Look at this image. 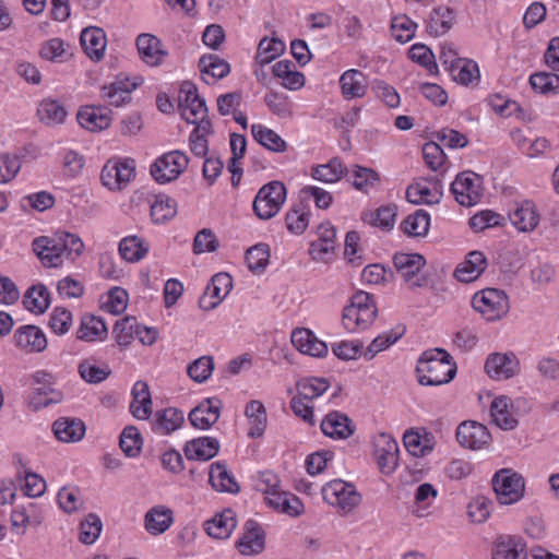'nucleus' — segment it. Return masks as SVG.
<instances>
[{
    "instance_id": "f257e3e1",
    "label": "nucleus",
    "mask_w": 559,
    "mask_h": 559,
    "mask_svg": "<svg viewBox=\"0 0 559 559\" xmlns=\"http://www.w3.org/2000/svg\"><path fill=\"white\" fill-rule=\"evenodd\" d=\"M33 251L46 267H58L64 260H74L84 250L82 239L69 231H57L53 236H40L33 240Z\"/></svg>"
},
{
    "instance_id": "f03ea898",
    "label": "nucleus",
    "mask_w": 559,
    "mask_h": 559,
    "mask_svg": "<svg viewBox=\"0 0 559 559\" xmlns=\"http://www.w3.org/2000/svg\"><path fill=\"white\" fill-rule=\"evenodd\" d=\"M416 372L421 385H441L454 378L456 365L445 349L432 348L421 354Z\"/></svg>"
},
{
    "instance_id": "7ed1b4c3",
    "label": "nucleus",
    "mask_w": 559,
    "mask_h": 559,
    "mask_svg": "<svg viewBox=\"0 0 559 559\" xmlns=\"http://www.w3.org/2000/svg\"><path fill=\"white\" fill-rule=\"evenodd\" d=\"M378 316V308L372 295L357 292L350 299V305L343 310L342 322L348 332L368 329Z\"/></svg>"
},
{
    "instance_id": "20e7f679",
    "label": "nucleus",
    "mask_w": 559,
    "mask_h": 559,
    "mask_svg": "<svg viewBox=\"0 0 559 559\" xmlns=\"http://www.w3.org/2000/svg\"><path fill=\"white\" fill-rule=\"evenodd\" d=\"M287 198V189L282 181L273 180L263 185L252 203L258 218L267 221L277 215Z\"/></svg>"
},
{
    "instance_id": "39448f33",
    "label": "nucleus",
    "mask_w": 559,
    "mask_h": 559,
    "mask_svg": "<svg viewBox=\"0 0 559 559\" xmlns=\"http://www.w3.org/2000/svg\"><path fill=\"white\" fill-rule=\"evenodd\" d=\"M491 483L497 499L501 504H513L524 496V478L520 473L511 468H502L496 472Z\"/></svg>"
},
{
    "instance_id": "423d86ee",
    "label": "nucleus",
    "mask_w": 559,
    "mask_h": 559,
    "mask_svg": "<svg viewBox=\"0 0 559 559\" xmlns=\"http://www.w3.org/2000/svg\"><path fill=\"white\" fill-rule=\"evenodd\" d=\"M472 306L487 321L500 320L509 312V299L503 290L486 288L476 293Z\"/></svg>"
},
{
    "instance_id": "0eeeda50",
    "label": "nucleus",
    "mask_w": 559,
    "mask_h": 559,
    "mask_svg": "<svg viewBox=\"0 0 559 559\" xmlns=\"http://www.w3.org/2000/svg\"><path fill=\"white\" fill-rule=\"evenodd\" d=\"M178 106L181 117L189 123L211 121L207 117L205 100L198 94L197 86L189 81L182 82L178 95Z\"/></svg>"
},
{
    "instance_id": "6e6552de",
    "label": "nucleus",
    "mask_w": 559,
    "mask_h": 559,
    "mask_svg": "<svg viewBox=\"0 0 559 559\" xmlns=\"http://www.w3.org/2000/svg\"><path fill=\"white\" fill-rule=\"evenodd\" d=\"M393 263L397 274L411 290L427 285L428 276L421 273L426 260L421 254L397 252L393 257Z\"/></svg>"
},
{
    "instance_id": "1a4fd4ad",
    "label": "nucleus",
    "mask_w": 559,
    "mask_h": 559,
    "mask_svg": "<svg viewBox=\"0 0 559 559\" xmlns=\"http://www.w3.org/2000/svg\"><path fill=\"white\" fill-rule=\"evenodd\" d=\"M322 496L329 504L338 507L344 513L352 512L361 502V495L356 487L342 479H333L325 484Z\"/></svg>"
},
{
    "instance_id": "9d476101",
    "label": "nucleus",
    "mask_w": 559,
    "mask_h": 559,
    "mask_svg": "<svg viewBox=\"0 0 559 559\" xmlns=\"http://www.w3.org/2000/svg\"><path fill=\"white\" fill-rule=\"evenodd\" d=\"M189 158L181 151H171L158 157L151 166V175L158 183L177 179L188 167Z\"/></svg>"
},
{
    "instance_id": "9b49d317",
    "label": "nucleus",
    "mask_w": 559,
    "mask_h": 559,
    "mask_svg": "<svg viewBox=\"0 0 559 559\" xmlns=\"http://www.w3.org/2000/svg\"><path fill=\"white\" fill-rule=\"evenodd\" d=\"M450 189L461 205H475L481 197V178L473 171L460 173Z\"/></svg>"
},
{
    "instance_id": "f8f14e48",
    "label": "nucleus",
    "mask_w": 559,
    "mask_h": 559,
    "mask_svg": "<svg viewBox=\"0 0 559 559\" xmlns=\"http://www.w3.org/2000/svg\"><path fill=\"white\" fill-rule=\"evenodd\" d=\"M135 176V160L126 158L119 162H108L102 170L100 179L110 190H121Z\"/></svg>"
},
{
    "instance_id": "ddd939ff",
    "label": "nucleus",
    "mask_w": 559,
    "mask_h": 559,
    "mask_svg": "<svg viewBox=\"0 0 559 559\" xmlns=\"http://www.w3.org/2000/svg\"><path fill=\"white\" fill-rule=\"evenodd\" d=\"M443 195L441 180L437 177L420 179L406 190V198L414 204H437Z\"/></svg>"
},
{
    "instance_id": "4468645a",
    "label": "nucleus",
    "mask_w": 559,
    "mask_h": 559,
    "mask_svg": "<svg viewBox=\"0 0 559 559\" xmlns=\"http://www.w3.org/2000/svg\"><path fill=\"white\" fill-rule=\"evenodd\" d=\"M374 455L382 474L393 473L399 462V444L386 433H380L374 441Z\"/></svg>"
},
{
    "instance_id": "2eb2a0df",
    "label": "nucleus",
    "mask_w": 559,
    "mask_h": 559,
    "mask_svg": "<svg viewBox=\"0 0 559 559\" xmlns=\"http://www.w3.org/2000/svg\"><path fill=\"white\" fill-rule=\"evenodd\" d=\"M15 346L26 354L43 353L48 345L44 331L36 325H22L13 334Z\"/></svg>"
},
{
    "instance_id": "dca6fc26",
    "label": "nucleus",
    "mask_w": 559,
    "mask_h": 559,
    "mask_svg": "<svg viewBox=\"0 0 559 559\" xmlns=\"http://www.w3.org/2000/svg\"><path fill=\"white\" fill-rule=\"evenodd\" d=\"M490 438L487 427L477 421H464L456 429V439L466 449H481Z\"/></svg>"
},
{
    "instance_id": "f3484780",
    "label": "nucleus",
    "mask_w": 559,
    "mask_h": 559,
    "mask_svg": "<svg viewBox=\"0 0 559 559\" xmlns=\"http://www.w3.org/2000/svg\"><path fill=\"white\" fill-rule=\"evenodd\" d=\"M322 432L333 439H347L355 432L353 420L344 413L332 411L321 421Z\"/></svg>"
},
{
    "instance_id": "a211bd4d",
    "label": "nucleus",
    "mask_w": 559,
    "mask_h": 559,
    "mask_svg": "<svg viewBox=\"0 0 559 559\" xmlns=\"http://www.w3.org/2000/svg\"><path fill=\"white\" fill-rule=\"evenodd\" d=\"M221 401L209 397L194 407L189 414L191 425L197 429L206 430L219 418Z\"/></svg>"
},
{
    "instance_id": "6ab92c4d",
    "label": "nucleus",
    "mask_w": 559,
    "mask_h": 559,
    "mask_svg": "<svg viewBox=\"0 0 559 559\" xmlns=\"http://www.w3.org/2000/svg\"><path fill=\"white\" fill-rule=\"evenodd\" d=\"M239 552L245 556L258 555L265 546V535L258 522L248 520L245 532L236 544Z\"/></svg>"
},
{
    "instance_id": "aec40b11",
    "label": "nucleus",
    "mask_w": 559,
    "mask_h": 559,
    "mask_svg": "<svg viewBox=\"0 0 559 559\" xmlns=\"http://www.w3.org/2000/svg\"><path fill=\"white\" fill-rule=\"evenodd\" d=\"M519 362L513 354H491L485 364L488 376L496 380L512 378L518 371Z\"/></svg>"
},
{
    "instance_id": "412c9836",
    "label": "nucleus",
    "mask_w": 559,
    "mask_h": 559,
    "mask_svg": "<svg viewBox=\"0 0 559 559\" xmlns=\"http://www.w3.org/2000/svg\"><path fill=\"white\" fill-rule=\"evenodd\" d=\"M292 343L300 353L312 357H323L329 350L325 342L319 340L312 331L304 328L293 331Z\"/></svg>"
},
{
    "instance_id": "4be33fe9",
    "label": "nucleus",
    "mask_w": 559,
    "mask_h": 559,
    "mask_svg": "<svg viewBox=\"0 0 559 559\" xmlns=\"http://www.w3.org/2000/svg\"><path fill=\"white\" fill-rule=\"evenodd\" d=\"M80 126L88 131L105 130L110 126V110L104 106H85L76 115Z\"/></svg>"
},
{
    "instance_id": "5701e85b",
    "label": "nucleus",
    "mask_w": 559,
    "mask_h": 559,
    "mask_svg": "<svg viewBox=\"0 0 559 559\" xmlns=\"http://www.w3.org/2000/svg\"><path fill=\"white\" fill-rule=\"evenodd\" d=\"M487 266V260L483 252L472 251L465 260L461 262L455 271L454 276L457 281L463 283H471L477 280Z\"/></svg>"
},
{
    "instance_id": "b1692460",
    "label": "nucleus",
    "mask_w": 559,
    "mask_h": 559,
    "mask_svg": "<svg viewBox=\"0 0 559 559\" xmlns=\"http://www.w3.org/2000/svg\"><path fill=\"white\" fill-rule=\"evenodd\" d=\"M338 83L341 87V94L346 100L361 98L367 93L368 85L366 75L357 69L345 71L340 76Z\"/></svg>"
},
{
    "instance_id": "393cba45",
    "label": "nucleus",
    "mask_w": 559,
    "mask_h": 559,
    "mask_svg": "<svg viewBox=\"0 0 559 559\" xmlns=\"http://www.w3.org/2000/svg\"><path fill=\"white\" fill-rule=\"evenodd\" d=\"M80 40L84 51L92 60L99 61L103 58L107 40L102 28L96 26L84 28Z\"/></svg>"
},
{
    "instance_id": "a878e982",
    "label": "nucleus",
    "mask_w": 559,
    "mask_h": 559,
    "mask_svg": "<svg viewBox=\"0 0 559 559\" xmlns=\"http://www.w3.org/2000/svg\"><path fill=\"white\" fill-rule=\"evenodd\" d=\"M219 450V442L212 437H201L190 440L185 445V455L188 460L209 461L213 459Z\"/></svg>"
},
{
    "instance_id": "bb28decb",
    "label": "nucleus",
    "mask_w": 559,
    "mask_h": 559,
    "mask_svg": "<svg viewBox=\"0 0 559 559\" xmlns=\"http://www.w3.org/2000/svg\"><path fill=\"white\" fill-rule=\"evenodd\" d=\"M491 559H527L525 544L515 536H500L495 543Z\"/></svg>"
},
{
    "instance_id": "cd10ccee",
    "label": "nucleus",
    "mask_w": 559,
    "mask_h": 559,
    "mask_svg": "<svg viewBox=\"0 0 559 559\" xmlns=\"http://www.w3.org/2000/svg\"><path fill=\"white\" fill-rule=\"evenodd\" d=\"M136 47L140 57L148 66L160 64L166 56V51L162 49V41L151 34H140L136 38Z\"/></svg>"
},
{
    "instance_id": "c85d7f7f",
    "label": "nucleus",
    "mask_w": 559,
    "mask_h": 559,
    "mask_svg": "<svg viewBox=\"0 0 559 559\" xmlns=\"http://www.w3.org/2000/svg\"><path fill=\"white\" fill-rule=\"evenodd\" d=\"M265 501L272 509L290 516H298L304 511V504L297 496L280 489L266 495Z\"/></svg>"
},
{
    "instance_id": "c756f323",
    "label": "nucleus",
    "mask_w": 559,
    "mask_h": 559,
    "mask_svg": "<svg viewBox=\"0 0 559 559\" xmlns=\"http://www.w3.org/2000/svg\"><path fill=\"white\" fill-rule=\"evenodd\" d=\"M209 481L216 491L237 493L240 490L235 477L228 472L226 464L222 462L211 464Z\"/></svg>"
},
{
    "instance_id": "7c9ffc66",
    "label": "nucleus",
    "mask_w": 559,
    "mask_h": 559,
    "mask_svg": "<svg viewBox=\"0 0 559 559\" xmlns=\"http://www.w3.org/2000/svg\"><path fill=\"white\" fill-rule=\"evenodd\" d=\"M174 523L173 511L165 506L151 508L144 516L145 530L151 535H159L166 532Z\"/></svg>"
},
{
    "instance_id": "2f4dec72",
    "label": "nucleus",
    "mask_w": 559,
    "mask_h": 559,
    "mask_svg": "<svg viewBox=\"0 0 559 559\" xmlns=\"http://www.w3.org/2000/svg\"><path fill=\"white\" fill-rule=\"evenodd\" d=\"M237 525L235 513L227 509L204 523L205 532L213 538H228Z\"/></svg>"
},
{
    "instance_id": "473e14b6",
    "label": "nucleus",
    "mask_w": 559,
    "mask_h": 559,
    "mask_svg": "<svg viewBox=\"0 0 559 559\" xmlns=\"http://www.w3.org/2000/svg\"><path fill=\"white\" fill-rule=\"evenodd\" d=\"M132 402L130 411L132 415L141 420L147 419L152 414V399L146 382L138 381L132 389Z\"/></svg>"
},
{
    "instance_id": "72a5a7b5",
    "label": "nucleus",
    "mask_w": 559,
    "mask_h": 559,
    "mask_svg": "<svg viewBox=\"0 0 559 559\" xmlns=\"http://www.w3.org/2000/svg\"><path fill=\"white\" fill-rule=\"evenodd\" d=\"M56 438L62 442L80 441L85 435V425L78 418H59L52 425Z\"/></svg>"
},
{
    "instance_id": "f704fd0d",
    "label": "nucleus",
    "mask_w": 559,
    "mask_h": 559,
    "mask_svg": "<svg viewBox=\"0 0 559 559\" xmlns=\"http://www.w3.org/2000/svg\"><path fill=\"white\" fill-rule=\"evenodd\" d=\"M183 421L185 416L180 409L168 407L155 413L153 430L162 436L169 435L177 430Z\"/></svg>"
},
{
    "instance_id": "c9c22d12",
    "label": "nucleus",
    "mask_w": 559,
    "mask_h": 559,
    "mask_svg": "<svg viewBox=\"0 0 559 559\" xmlns=\"http://www.w3.org/2000/svg\"><path fill=\"white\" fill-rule=\"evenodd\" d=\"M513 226L520 231H532L538 224L539 216L531 201H525L509 213Z\"/></svg>"
},
{
    "instance_id": "e433bc0d",
    "label": "nucleus",
    "mask_w": 559,
    "mask_h": 559,
    "mask_svg": "<svg viewBox=\"0 0 559 559\" xmlns=\"http://www.w3.org/2000/svg\"><path fill=\"white\" fill-rule=\"evenodd\" d=\"M444 64L449 66L450 71L455 81L461 84L467 85L475 80L479 79L478 64L468 59H444Z\"/></svg>"
},
{
    "instance_id": "4c0bfd02",
    "label": "nucleus",
    "mask_w": 559,
    "mask_h": 559,
    "mask_svg": "<svg viewBox=\"0 0 559 559\" xmlns=\"http://www.w3.org/2000/svg\"><path fill=\"white\" fill-rule=\"evenodd\" d=\"M37 116L41 122L55 127L64 122L68 111L56 99H43L37 107Z\"/></svg>"
},
{
    "instance_id": "58836bf2",
    "label": "nucleus",
    "mask_w": 559,
    "mask_h": 559,
    "mask_svg": "<svg viewBox=\"0 0 559 559\" xmlns=\"http://www.w3.org/2000/svg\"><path fill=\"white\" fill-rule=\"evenodd\" d=\"M23 305L33 313H44L50 305V294L47 287L43 284L29 287L23 297Z\"/></svg>"
},
{
    "instance_id": "ea45409f",
    "label": "nucleus",
    "mask_w": 559,
    "mask_h": 559,
    "mask_svg": "<svg viewBox=\"0 0 559 559\" xmlns=\"http://www.w3.org/2000/svg\"><path fill=\"white\" fill-rule=\"evenodd\" d=\"M510 399L496 397L490 406L492 421L502 430H513L518 426V419L509 413Z\"/></svg>"
},
{
    "instance_id": "a19ab883",
    "label": "nucleus",
    "mask_w": 559,
    "mask_h": 559,
    "mask_svg": "<svg viewBox=\"0 0 559 559\" xmlns=\"http://www.w3.org/2000/svg\"><path fill=\"white\" fill-rule=\"evenodd\" d=\"M107 335V328L103 319L95 316H84L76 332L79 340L93 342L103 340Z\"/></svg>"
},
{
    "instance_id": "79ce46f5",
    "label": "nucleus",
    "mask_w": 559,
    "mask_h": 559,
    "mask_svg": "<svg viewBox=\"0 0 559 559\" xmlns=\"http://www.w3.org/2000/svg\"><path fill=\"white\" fill-rule=\"evenodd\" d=\"M251 133L258 143L272 152L283 153L287 150V143L272 129L252 124Z\"/></svg>"
},
{
    "instance_id": "37998d69",
    "label": "nucleus",
    "mask_w": 559,
    "mask_h": 559,
    "mask_svg": "<svg viewBox=\"0 0 559 559\" xmlns=\"http://www.w3.org/2000/svg\"><path fill=\"white\" fill-rule=\"evenodd\" d=\"M136 87V83L116 81L109 86L103 87V96L109 105L119 107L131 99V92Z\"/></svg>"
},
{
    "instance_id": "c03bdc74",
    "label": "nucleus",
    "mask_w": 559,
    "mask_h": 559,
    "mask_svg": "<svg viewBox=\"0 0 559 559\" xmlns=\"http://www.w3.org/2000/svg\"><path fill=\"white\" fill-rule=\"evenodd\" d=\"M405 331V326L397 325L396 328L378 335L364 352V357L367 360L373 359L378 353L386 349L390 345L397 342L404 335Z\"/></svg>"
},
{
    "instance_id": "a18cd8bd",
    "label": "nucleus",
    "mask_w": 559,
    "mask_h": 559,
    "mask_svg": "<svg viewBox=\"0 0 559 559\" xmlns=\"http://www.w3.org/2000/svg\"><path fill=\"white\" fill-rule=\"evenodd\" d=\"M246 416L251 425L248 436L259 438L263 435L266 427L265 407L260 401H251L246 406Z\"/></svg>"
},
{
    "instance_id": "49530a36",
    "label": "nucleus",
    "mask_w": 559,
    "mask_h": 559,
    "mask_svg": "<svg viewBox=\"0 0 559 559\" xmlns=\"http://www.w3.org/2000/svg\"><path fill=\"white\" fill-rule=\"evenodd\" d=\"M430 225V216L424 210H417L404 218L401 229L409 237L426 236Z\"/></svg>"
},
{
    "instance_id": "de8ad7c7",
    "label": "nucleus",
    "mask_w": 559,
    "mask_h": 559,
    "mask_svg": "<svg viewBox=\"0 0 559 559\" xmlns=\"http://www.w3.org/2000/svg\"><path fill=\"white\" fill-rule=\"evenodd\" d=\"M213 132L211 121H200L190 134V151L198 157H204L209 152V142L206 136Z\"/></svg>"
},
{
    "instance_id": "09e8293b",
    "label": "nucleus",
    "mask_w": 559,
    "mask_h": 559,
    "mask_svg": "<svg viewBox=\"0 0 559 559\" xmlns=\"http://www.w3.org/2000/svg\"><path fill=\"white\" fill-rule=\"evenodd\" d=\"M148 251L147 245L138 236H128L119 242V253L128 262H138Z\"/></svg>"
},
{
    "instance_id": "8fccbe9b",
    "label": "nucleus",
    "mask_w": 559,
    "mask_h": 559,
    "mask_svg": "<svg viewBox=\"0 0 559 559\" xmlns=\"http://www.w3.org/2000/svg\"><path fill=\"white\" fill-rule=\"evenodd\" d=\"M454 20L455 13L452 9L448 7L436 8L430 14L428 29L430 34L443 35L452 27Z\"/></svg>"
},
{
    "instance_id": "3c124183",
    "label": "nucleus",
    "mask_w": 559,
    "mask_h": 559,
    "mask_svg": "<svg viewBox=\"0 0 559 559\" xmlns=\"http://www.w3.org/2000/svg\"><path fill=\"white\" fill-rule=\"evenodd\" d=\"M284 50L285 44L283 40L275 37L271 39L264 37L259 43L255 61L261 66L269 64L283 53Z\"/></svg>"
},
{
    "instance_id": "603ef678",
    "label": "nucleus",
    "mask_w": 559,
    "mask_h": 559,
    "mask_svg": "<svg viewBox=\"0 0 559 559\" xmlns=\"http://www.w3.org/2000/svg\"><path fill=\"white\" fill-rule=\"evenodd\" d=\"M352 182L355 189L368 192L380 185V175L372 168L355 165L352 170Z\"/></svg>"
},
{
    "instance_id": "864d4df0",
    "label": "nucleus",
    "mask_w": 559,
    "mask_h": 559,
    "mask_svg": "<svg viewBox=\"0 0 559 559\" xmlns=\"http://www.w3.org/2000/svg\"><path fill=\"white\" fill-rule=\"evenodd\" d=\"M347 169L342 164L341 159L333 158L325 165H319L312 170V177L319 181L326 183L337 182Z\"/></svg>"
},
{
    "instance_id": "5fc2aeb1",
    "label": "nucleus",
    "mask_w": 559,
    "mask_h": 559,
    "mask_svg": "<svg viewBox=\"0 0 559 559\" xmlns=\"http://www.w3.org/2000/svg\"><path fill=\"white\" fill-rule=\"evenodd\" d=\"M270 259V247L266 243H258L246 252V262L253 273H261L265 270Z\"/></svg>"
},
{
    "instance_id": "6e6d98bb",
    "label": "nucleus",
    "mask_w": 559,
    "mask_h": 559,
    "mask_svg": "<svg viewBox=\"0 0 559 559\" xmlns=\"http://www.w3.org/2000/svg\"><path fill=\"white\" fill-rule=\"evenodd\" d=\"M199 67L203 74L211 75L214 79H223L230 72L229 63L216 55L202 56Z\"/></svg>"
},
{
    "instance_id": "4d7b16f0",
    "label": "nucleus",
    "mask_w": 559,
    "mask_h": 559,
    "mask_svg": "<svg viewBox=\"0 0 559 559\" xmlns=\"http://www.w3.org/2000/svg\"><path fill=\"white\" fill-rule=\"evenodd\" d=\"M330 384L325 378H307L297 382L298 396L311 401L322 395Z\"/></svg>"
},
{
    "instance_id": "13d9d810",
    "label": "nucleus",
    "mask_w": 559,
    "mask_h": 559,
    "mask_svg": "<svg viewBox=\"0 0 559 559\" xmlns=\"http://www.w3.org/2000/svg\"><path fill=\"white\" fill-rule=\"evenodd\" d=\"M142 437L136 427L128 426L123 429L120 436L119 445L127 456H136L142 449Z\"/></svg>"
},
{
    "instance_id": "bf43d9fd",
    "label": "nucleus",
    "mask_w": 559,
    "mask_h": 559,
    "mask_svg": "<svg viewBox=\"0 0 559 559\" xmlns=\"http://www.w3.org/2000/svg\"><path fill=\"white\" fill-rule=\"evenodd\" d=\"M287 229L296 235H301L309 225V213L304 211L302 203L293 205L285 216Z\"/></svg>"
},
{
    "instance_id": "052dcab7",
    "label": "nucleus",
    "mask_w": 559,
    "mask_h": 559,
    "mask_svg": "<svg viewBox=\"0 0 559 559\" xmlns=\"http://www.w3.org/2000/svg\"><path fill=\"white\" fill-rule=\"evenodd\" d=\"M103 530V523L98 515L87 514L80 524V542L85 545H92L99 537Z\"/></svg>"
},
{
    "instance_id": "680f3d73",
    "label": "nucleus",
    "mask_w": 559,
    "mask_h": 559,
    "mask_svg": "<svg viewBox=\"0 0 559 559\" xmlns=\"http://www.w3.org/2000/svg\"><path fill=\"white\" fill-rule=\"evenodd\" d=\"M214 370L212 356H202L188 365L187 373L197 383L205 382Z\"/></svg>"
},
{
    "instance_id": "e2e57ef3",
    "label": "nucleus",
    "mask_w": 559,
    "mask_h": 559,
    "mask_svg": "<svg viewBox=\"0 0 559 559\" xmlns=\"http://www.w3.org/2000/svg\"><path fill=\"white\" fill-rule=\"evenodd\" d=\"M138 322L134 317H126L116 322L114 334L119 346L126 347L131 344L134 335H136Z\"/></svg>"
},
{
    "instance_id": "0e129e2a",
    "label": "nucleus",
    "mask_w": 559,
    "mask_h": 559,
    "mask_svg": "<svg viewBox=\"0 0 559 559\" xmlns=\"http://www.w3.org/2000/svg\"><path fill=\"white\" fill-rule=\"evenodd\" d=\"M416 26V23L413 22L408 16L397 15L392 20V36L395 38V40L405 44L414 37Z\"/></svg>"
},
{
    "instance_id": "69168bd1",
    "label": "nucleus",
    "mask_w": 559,
    "mask_h": 559,
    "mask_svg": "<svg viewBox=\"0 0 559 559\" xmlns=\"http://www.w3.org/2000/svg\"><path fill=\"white\" fill-rule=\"evenodd\" d=\"M396 206L386 205L379 207L376 212L366 214L362 218L373 226H378L384 230H391L394 226Z\"/></svg>"
},
{
    "instance_id": "338daca9",
    "label": "nucleus",
    "mask_w": 559,
    "mask_h": 559,
    "mask_svg": "<svg viewBox=\"0 0 559 559\" xmlns=\"http://www.w3.org/2000/svg\"><path fill=\"white\" fill-rule=\"evenodd\" d=\"M265 105L280 118H289L293 116V105L289 98L281 93L270 92L264 97Z\"/></svg>"
},
{
    "instance_id": "774afa93",
    "label": "nucleus",
    "mask_w": 559,
    "mask_h": 559,
    "mask_svg": "<svg viewBox=\"0 0 559 559\" xmlns=\"http://www.w3.org/2000/svg\"><path fill=\"white\" fill-rule=\"evenodd\" d=\"M176 202L164 195H159L151 206V216L156 223H164L176 214Z\"/></svg>"
}]
</instances>
